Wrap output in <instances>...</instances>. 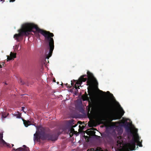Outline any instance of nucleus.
<instances>
[{
  "mask_svg": "<svg viewBox=\"0 0 151 151\" xmlns=\"http://www.w3.org/2000/svg\"><path fill=\"white\" fill-rule=\"evenodd\" d=\"M19 34H16L14 35V38L17 41L19 40V38L24 35H28L31 32L35 33L37 38H39L40 33L45 37L46 41L49 43V51L46 58L48 59L50 57L54 49V42L52 37L54 35L49 31L44 30L39 28L37 25L32 23H25L22 26L21 28L18 30Z\"/></svg>",
  "mask_w": 151,
  "mask_h": 151,
  "instance_id": "f257e3e1",
  "label": "nucleus"
},
{
  "mask_svg": "<svg viewBox=\"0 0 151 151\" xmlns=\"http://www.w3.org/2000/svg\"><path fill=\"white\" fill-rule=\"evenodd\" d=\"M37 130L34 135V140L38 141L41 139L42 140L47 139L55 141L57 139L58 137L55 134H46L45 129L42 127L40 129V131L37 126H36Z\"/></svg>",
  "mask_w": 151,
  "mask_h": 151,
  "instance_id": "f03ea898",
  "label": "nucleus"
},
{
  "mask_svg": "<svg viewBox=\"0 0 151 151\" xmlns=\"http://www.w3.org/2000/svg\"><path fill=\"white\" fill-rule=\"evenodd\" d=\"M137 142V145L139 147H142V142L139 141V138L138 136L137 139L133 138L129 142L126 144L123 148L124 151H130L135 150L136 143Z\"/></svg>",
  "mask_w": 151,
  "mask_h": 151,
  "instance_id": "7ed1b4c3",
  "label": "nucleus"
},
{
  "mask_svg": "<svg viewBox=\"0 0 151 151\" xmlns=\"http://www.w3.org/2000/svg\"><path fill=\"white\" fill-rule=\"evenodd\" d=\"M121 111L120 114H117L115 113V109L113 106L109 104L105 109L104 113L106 114H112L113 117L114 119H120L124 113V110L121 107Z\"/></svg>",
  "mask_w": 151,
  "mask_h": 151,
  "instance_id": "20e7f679",
  "label": "nucleus"
},
{
  "mask_svg": "<svg viewBox=\"0 0 151 151\" xmlns=\"http://www.w3.org/2000/svg\"><path fill=\"white\" fill-rule=\"evenodd\" d=\"M88 79L87 82V85L91 86V87L94 86L98 87V83L93 74L89 71L87 72Z\"/></svg>",
  "mask_w": 151,
  "mask_h": 151,
  "instance_id": "39448f33",
  "label": "nucleus"
},
{
  "mask_svg": "<svg viewBox=\"0 0 151 151\" xmlns=\"http://www.w3.org/2000/svg\"><path fill=\"white\" fill-rule=\"evenodd\" d=\"M86 75H83L81 76L76 81V83L74 85V83L73 82H71V84L72 86H74V87L76 90L77 91L78 89H79V86L77 85H81L82 83L83 82H85L87 80V78H84V77H86Z\"/></svg>",
  "mask_w": 151,
  "mask_h": 151,
  "instance_id": "423d86ee",
  "label": "nucleus"
},
{
  "mask_svg": "<svg viewBox=\"0 0 151 151\" xmlns=\"http://www.w3.org/2000/svg\"><path fill=\"white\" fill-rule=\"evenodd\" d=\"M23 147L24 148L22 147H20L15 149V148H13V150H15V151H29V148L27 147L26 145H23Z\"/></svg>",
  "mask_w": 151,
  "mask_h": 151,
  "instance_id": "0eeeda50",
  "label": "nucleus"
},
{
  "mask_svg": "<svg viewBox=\"0 0 151 151\" xmlns=\"http://www.w3.org/2000/svg\"><path fill=\"white\" fill-rule=\"evenodd\" d=\"M16 53H13L11 52L10 55V56H7V59L8 60H12V59H13L14 58H15L16 57Z\"/></svg>",
  "mask_w": 151,
  "mask_h": 151,
  "instance_id": "6e6552de",
  "label": "nucleus"
},
{
  "mask_svg": "<svg viewBox=\"0 0 151 151\" xmlns=\"http://www.w3.org/2000/svg\"><path fill=\"white\" fill-rule=\"evenodd\" d=\"M123 126H124L125 128L127 130H130V126L131 125L128 122H123Z\"/></svg>",
  "mask_w": 151,
  "mask_h": 151,
  "instance_id": "1a4fd4ad",
  "label": "nucleus"
},
{
  "mask_svg": "<svg viewBox=\"0 0 151 151\" xmlns=\"http://www.w3.org/2000/svg\"><path fill=\"white\" fill-rule=\"evenodd\" d=\"M22 119L23 122L24 124L25 127H27L29 125H30L31 124V122L29 121L26 120L24 119L23 118H22Z\"/></svg>",
  "mask_w": 151,
  "mask_h": 151,
  "instance_id": "9d476101",
  "label": "nucleus"
},
{
  "mask_svg": "<svg viewBox=\"0 0 151 151\" xmlns=\"http://www.w3.org/2000/svg\"><path fill=\"white\" fill-rule=\"evenodd\" d=\"M3 133L2 132L0 133V143L5 144V142L3 139Z\"/></svg>",
  "mask_w": 151,
  "mask_h": 151,
  "instance_id": "9b49d317",
  "label": "nucleus"
},
{
  "mask_svg": "<svg viewBox=\"0 0 151 151\" xmlns=\"http://www.w3.org/2000/svg\"><path fill=\"white\" fill-rule=\"evenodd\" d=\"M17 113H18V114H13V116H15L17 118H21L22 119V117H21V116H22V114H21V113H19V111H18L17 112Z\"/></svg>",
  "mask_w": 151,
  "mask_h": 151,
  "instance_id": "f8f14e48",
  "label": "nucleus"
},
{
  "mask_svg": "<svg viewBox=\"0 0 151 151\" xmlns=\"http://www.w3.org/2000/svg\"><path fill=\"white\" fill-rule=\"evenodd\" d=\"M89 87H88V94L91 97H93V92L92 91H91V90H90V89L89 88H88Z\"/></svg>",
  "mask_w": 151,
  "mask_h": 151,
  "instance_id": "ddd939ff",
  "label": "nucleus"
},
{
  "mask_svg": "<svg viewBox=\"0 0 151 151\" xmlns=\"http://www.w3.org/2000/svg\"><path fill=\"white\" fill-rule=\"evenodd\" d=\"M86 95L84 96V100H88L89 99V97L88 96V95L87 94L86 92Z\"/></svg>",
  "mask_w": 151,
  "mask_h": 151,
  "instance_id": "4468645a",
  "label": "nucleus"
},
{
  "mask_svg": "<svg viewBox=\"0 0 151 151\" xmlns=\"http://www.w3.org/2000/svg\"><path fill=\"white\" fill-rule=\"evenodd\" d=\"M7 115L6 113L5 112L2 113V118H4L6 117Z\"/></svg>",
  "mask_w": 151,
  "mask_h": 151,
  "instance_id": "2eb2a0df",
  "label": "nucleus"
},
{
  "mask_svg": "<svg viewBox=\"0 0 151 151\" xmlns=\"http://www.w3.org/2000/svg\"><path fill=\"white\" fill-rule=\"evenodd\" d=\"M1 144L2 145H3L4 146H5V145H6V146H7V147H9L10 148L11 147L10 145L9 144V143H7L6 142H5V144Z\"/></svg>",
  "mask_w": 151,
  "mask_h": 151,
  "instance_id": "dca6fc26",
  "label": "nucleus"
},
{
  "mask_svg": "<svg viewBox=\"0 0 151 151\" xmlns=\"http://www.w3.org/2000/svg\"><path fill=\"white\" fill-rule=\"evenodd\" d=\"M91 112L93 114H94L96 113V111L94 108H93Z\"/></svg>",
  "mask_w": 151,
  "mask_h": 151,
  "instance_id": "f3484780",
  "label": "nucleus"
},
{
  "mask_svg": "<svg viewBox=\"0 0 151 151\" xmlns=\"http://www.w3.org/2000/svg\"><path fill=\"white\" fill-rule=\"evenodd\" d=\"M101 113H100V112H99L98 113V115L99 116V119H101V120H104V118H102V116H101Z\"/></svg>",
  "mask_w": 151,
  "mask_h": 151,
  "instance_id": "a211bd4d",
  "label": "nucleus"
},
{
  "mask_svg": "<svg viewBox=\"0 0 151 151\" xmlns=\"http://www.w3.org/2000/svg\"><path fill=\"white\" fill-rule=\"evenodd\" d=\"M18 83L20 84H24V82L22 81L21 80V79H20L18 81Z\"/></svg>",
  "mask_w": 151,
  "mask_h": 151,
  "instance_id": "6ab92c4d",
  "label": "nucleus"
},
{
  "mask_svg": "<svg viewBox=\"0 0 151 151\" xmlns=\"http://www.w3.org/2000/svg\"><path fill=\"white\" fill-rule=\"evenodd\" d=\"M117 143L118 145H122V142L120 140H119L117 141Z\"/></svg>",
  "mask_w": 151,
  "mask_h": 151,
  "instance_id": "aec40b11",
  "label": "nucleus"
},
{
  "mask_svg": "<svg viewBox=\"0 0 151 151\" xmlns=\"http://www.w3.org/2000/svg\"><path fill=\"white\" fill-rule=\"evenodd\" d=\"M101 150V148L100 147H97L96 149V150L97 151H103V150H101V151H100Z\"/></svg>",
  "mask_w": 151,
  "mask_h": 151,
  "instance_id": "412c9836",
  "label": "nucleus"
},
{
  "mask_svg": "<svg viewBox=\"0 0 151 151\" xmlns=\"http://www.w3.org/2000/svg\"><path fill=\"white\" fill-rule=\"evenodd\" d=\"M73 120H69V124H72L73 123Z\"/></svg>",
  "mask_w": 151,
  "mask_h": 151,
  "instance_id": "4be33fe9",
  "label": "nucleus"
},
{
  "mask_svg": "<svg viewBox=\"0 0 151 151\" xmlns=\"http://www.w3.org/2000/svg\"><path fill=\"white\" fill-rule=\"evenodd\" d=\"M73 128V127H72L71 128V129H70L71 132L74 131V129Z\"/></svg>",
  "mask_w": 151,
  "mask_h": 151,
  "instance_id": "5701e85b",
  "label": "nucleus"
},
{
  "mask_svg": "<svg viewBox=\"0 0 151 151\" xmlns=\"http://www.w3.org/2000/svg\"><path fill=\"white\" fill-rule=\"evenodd\" d=\"M22 110L24 112V110L25 109V107H22Z\"/></svg>",
  "mask_w": 151,
  "mask_h": 151,
  "instance_id": "b1692460",
  "label": "nucleus"
},
{
  "mask_svg": "<svg viewBox=\"0 0 151 151\" xmlns=\"http://www.w3.org/2000/svg\"><path fill=\"white\" fill-rule=\"evenodd\" d=\"M1 63L2 64L1 65H1H2L3 66H4V62H3Z\"/></svg>",
  "mask_w": 151,
  "mask_h": 151,
  "instance_id": "393cba45",
  "label": "nucleus"
},
{
  "mask_svg": "<svg viewBox=\"0 0 151 151\" xmlns=\"http://www.w3.org/2000/svg\"><path fill=\"white\" fill-rule=\"evenodd\" d=\"M77 125V124H76L74 125H73L72 126V127H76Z\"/></svg>",
  "mask_w": 151,
  "mask_h": 151,
  "instance_id": "a878e982",
  "label": "nucleus"
},
{
  "mask_svg": "<svg viewBox=\"0 0 151 151\" xmlns=\"http://www.w3.org/2000/svg\"><path fill=\"white\" fill-rule=\"evenodd\" d=\"M19 46V45H16V47L17 48H18Z\"/></svg>",
  "mask_w": 151,
  "mask_h": 151,
  "instance_id": "bb28decb",
  "label": "nucleus"
},
{
  "mask_svg": "<svg viewBox=\"0 0 151 151\" xmlns=\"http://www.w3.org/2000/svg\"><path fill=\"white\" fill-rule=\"evenodd\" d=\"M99 91H100V92H101V93H104L105 94L106 93L105 92H103L102 91L100 90Z\"/></svg>",
  "mask_w": 151,
  "mask_h": 151,
  "instance_id": "cd10ccee",
  "label": "nucleus"
},
{
  "mask_svg": "<svg viewBox=\"0 0 151 151\" xmlns=\"http://www.w3.org/2000/svg\"><path fill=\"white\" fill-rule=\"evenodd\" d=\"M88 113H89V112L90 111V107H89L88 108Z\"/></svg>",
  "mask_w": 151,
  "mask_h": 151,
  "instance_id": "c85d7f7f",
  "label": "nucleus"
},
{
  "mask_svg": "<svg viewBox=\"0 0 151 151\" xmlns=\"http://www.w3.org/2000/svg\"><path fill=\"white\" fill-rule=\"evenodd\" d=\"M78 122L81 124H82V122L80 121H78Z\"/></svg>",
  "mask_w": 151,
  "mask_h": 151,
  "instance_id": "c756f323",
  "label": "nucleus"
},
{
  "mask_svg": "<svg viewBox=\"0 0 151 151\" xmlns=\"http://www.w3.org/2000/svg\"><path fill=\"white\" fill-rule=\"evenodd\" d=\"M10 2H14V1L15 0H10Z\"/></svg>",
  "mask_w": 151,
  "mask_h": 151,
  "instance_id": "7c9ffc66",
  "label": "nucleus"
},
{
  "mask_svg": "<svg viewBox=\"0 0 151 151\" xmlns=\"http://www.w3.org/2000/svg\"><path fill=\"white\" fill-rule=\"evenodd\" d=\"M111 95L112 97H113V95L112 94H111Z\"/></svg>",
  "mask_w": 151,
  "mask_h": 151,
  "instance_id": "2f4dec72",
  "label": "nucleus"
},
{
  "mask_svg": "<svg viewBox=\"0 0 151 151\" xmlns=\"http://www.w3.org/2000/svg\"><path fill=\"white\" fill-rule=\"evenodd\" d=\"M107 93H110V92L109 91H107Z\"/></svg>",
  "mask_w": 151,
  "mask_h": 151,
  "instance_id": "473e14b6",
  "label": "nucleus"
},
{
  "mask_svg": "<svg viewBox=\"0 0 151 151\" xmlns=\"http://www.w3.org/2000/svg\"><path fill=\"white\" fill-rule=\"evenodd\" d=\"M2 66H1V64H0V68H2Z\"/></svg>",
  "mask_w": 151,
  "mask_h": 151,
  "instance_id": "72a5a7b5",
  "label": "nucleus"
},
{
  "mask_svg": "<svg viewBox=\"0 0 151 151\" xmlns=\"http://www.w3.org/2000/svg\"><path fill=\"white\" fill-rule=\"evenodd\" d=\"M14 146V145L13 144H12V146L13 147Z\"/></svg>",
  "mask_w": 151,
  "mask_h": 151,
  "instance_id": "f704fd0d",
  "label": "nucleus"
},
{
  "mask_svg": "<svg viewBox=\"0 0 151 151\" xmlns=\"http://www.w3.org/2000/svg\"><path fill=\"white\" fill-rule=\"evenodd\" d=\"M119 104V107H120V106H120V105L119 104Z\"/></svg>",
  "mask_w": 151,
  "mask_h": 151,
  "instance_id": "c9c22d12",
  "label": "nucleus"
},
{
  "mask_svg": "<svg viewBox=\"0 0 151 151\" xmlns=\"http://www.w3.org/2000/svg\"><path fill=\"white\" fill-rule=\"evenodd\" d=\"M74 81L75 82H76V80H74Z\"/></svg>",
  "mask_w": 151,
  "mask_h": 151,
  "instance_id": "e433bc0d",
  "label": "nucleus"
},
{
  "mask_svg": "<svg viewBox=\"0 0 151 151\" xmlns=\"http://www.w3.org/2000/svg\"><path fill=\"white\" fill-rule=\"evenodd\" d=\"M92 127V126H90V127Z\"/></svg>",
  "mask_w": 151,
  "mask_h": 151,
  "instance_id": "4c0bfd02",
  "label": "nucleus"
},
{
  "mask_svg": "<svg viewBox=\"0 0 151 151\" xmlns=\"http://www.w3.org/2000/svg\"><path fill=\"white\" fill-rule=\"evenodd\" d=\"M87 150V151H88V150Z\"/></svg>",
  "mask_w": 151,
  "mask_h": 151,
  "instance_id": "58836bf2",
  "label": "nucleus"
}]
</instances>
